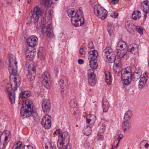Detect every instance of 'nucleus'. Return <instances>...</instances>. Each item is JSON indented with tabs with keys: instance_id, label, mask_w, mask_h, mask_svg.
<instances>
[{
	"instance_id": "nucleus-1",
	"label": "nucleus",
	"mask_w": 149,
	"mask_h": 149,
	"mask_svg": "<svg viewBox=\"0 0 149 149\" xmlns=\"http://www.w3.org/2000/svg\"><path fill=\"white\" fill-rule=\"evenodd\" d=\"M7 63H9L8 70L10 73V77L12 79H10V84L12 88L7 87L6 89L8 94L9 99L11 104L15 102V93H13V91H15L19 86L21 82L20 77L17 74V62L15 57L12 54H10L6 60Z\"/></svg>"
},
{
	"instance_id": "nucleus-2",
	"label": "nucleus",
	"mask_w": 149,
	"mask_h": 149,
	"mask_svg": "<svg viewBox=\"0 0 149 149\" xmlns=\"http://www.w3.org/2000/svg\"><path fill=\"white\" fill-rule=\"evenodd\" d=\"M33 104L31 101L26 100L25 104H23L21 109V114L24 118H27L30 116L34 113L33 109Z\"/></svg>"
},
{
	"instance_id": "nucleus-3",
	"label": "nucleus",
	"mask_w": 149,
	"mask_h": 149,
	"mask_svg": "<svg viewBox=\"0 0 149 149\" xmlns=\"http://www.w3.org/2000/svg\"><path fill=\"white\" fill-rule=\"evenodd\" d=\"M68 15L69 17H71V21L73 25L75 27L81 26L84 23L83 19L78 18V15H77L76 12L74 11V9L69 10L68 11Z\"/></svg>"
},
{
	"instance_id": "nucleus-4",
	"label": "nucleus",
	"mask_w": 149,
	"mask_h": 149,
	"mask_svg": "<svg viewBox=\"0 0 149 149\" xmlns=\"http://www.w3.org/2000/svg\"><path fill=\"white\" fill-rule=\"evenodd\" d=\"M121 78L123 83L125 85L130 84L131 80L132 71L130 67H127L121 70Z\"/></svg>"
},
{
	"instance_id": "nucleus-5",
	"label": "nucleus",
	"mask_w": 149,
	"mask_h": 149,
	"mask_svg": "<svg viewBox=\"0 0 149 149\" xmlns=\"http://www.w3.org/2000/svg\"><path fill=\"white\" fill-rule=\"evenodd\" d=\"M44 19L42 21L40 26L41 27V33L44 36H48L50 38L54 36V33L52 30V26L50 24H48L44 23Z\"/></svg>"
},
{
	"instance_id": "nucleus-6",
	"label": "nucleus",
	"mask_w": 149,
	"mask_h": 149,
	"mask_svg": "<svg viewBox=\"0 0 149 149\" xmlns=\"http://www.w3.org/2000/svg\"><path fill=\"white\" fill-rule=\"evenodd\" d=\"M94 11L95 15L102 19H104L107 17V11L100 5H95L94 7Z\"/></svg>"
},
{
	"instance_id": "nucleus-7",
	"label": "nucleus",
	"mask_w": 149,
	"mask_h": 149,
	"mask_svg": "<svg viewBox=\"0 0 149 149\" xmlns=\"http://www.w3.org/2000/svg\"><path fill=\"white\" fill-rule=\"evenodd\" d=\"M102 54L107 58L106 61H108L109 63H112L115 61L116 55L111 47H106L103 51Z\"/></svg>"
},
{
	"instance_id": "nucleus-8",
	"label": "nucleus",
	"mask_w": 149,
	"mask_h": 149,
	"mask_svg": "<svg viewBox=\"0 0 149 149\" xmlns=\"http://www.w3.org/2000/svg\"><path fill=\"white\" fill-rule=\"evenodd\" d=\"M31 16L30 17L31 21L36 24L38 22L39 18L42 15L43 12L37 6L31 10Z\"/></svg>"
},
{
	"instance_id": "nucleus-9",
	"label": "nucleus",
	"mask_w": 149,
	"mask_h": 149,
	"mask_svg": "<svg viewBox=\"0 0 149 149\" xmlns=\"http://www.w3.org/2000/svg\"><path fill=\"white\" fill-rule=\"evenodd\" d=\"M132 116V112L131 110H128L124 116V120L122 124L123 127H125L123 131L124 132L129 129L131 127V120Z\"/></svg>"
},
{
	"instance_id": "nucleus-10",
	"label": "nucleus",
	"mask_w": 149,
	"mask_h": 149,
	"mask_svg": "<svg viewBox=\"0 0 149 149\" xmlns=\"http://www.w3.org/2000/svg\"><path fill=\"white\" fill-rule=\"evenodd\" d=\"M60 87L61 89H64L61 91L62 95H64V92L67 91V90L68 88V85L66 77L64 76L61 77L59 81L58 82Z\"/></svg>"
},
{
	"instance_id": "nucleus-11",
	"label": "nucleus",
	"mask_w": 149,
	"mask_h": 149,
	"mask_svg": "<svg viewBox=\"0 0 149 149\" xmlns=\"http://www.w3.org/2000/svg\"><path fill=\"white\" fill-rule=\"evenodd\" d=\"M42 78L43 86L47 89L49 88L51 85L50 74L49 72L47 71H45L42 74Z\"/></svg>"
},
{
	"instance_id": "nucleus-12",
	"label": "nucleus",
	"mask_w": 149,
	"mask_h": 149,
	"mask_svg": "<svg viewBox=\"0 0 149 149\" xmlns=\"http://www.w3.org/2000/svg\"><path fill=\"white\" fill-rule=\"evenodd\" d=\"M51 118L48 115L43 116L41 122V124L46 129L50 128L51 127Z\"/></svg>"
},
{
	"instance_id": "nucleus-13",
	"label": "nucleus",
	"mask_w": 149,
	"mask_h": 149,
	"mask_svg": "<svg viewBox=\"0 0 149 149\" xmlns=\"http://www.w3.org/2000/svg\"><path fill=\"white\" fill-rule=\"evenodd\" d=\"M28 66L29 74H27V78L30 81H33L35 79L36 74V69L33 65L30 64Z\"/></svg>"
},
{
	"instance_id": "nucleus-14",
	"label": "nucleus",
	"mask_w": 149,
	"mask_h": 149,
	"mask_svg": "<svg viewBox=\"0 0 149 149\" xmlns=\"http://www.w3.org/2000/svg\"><path fill=\"white\" fill-rule=\"evenodd\" d=\"M38 40L37 37L34 36L28 37L26 40L27 45L31 47L36 46L38 43Z\"/></svg>"
},
{
	"instance_id": "nucleus-15",
	"label": "nucleus",
	"mask_w": 149,
	"mask_h": 149,
	"mask_svg": "<svg viewBox=\"0 0 149 149\" xmlns=\"http://www.w3.org/2000/svg\"><path fill=\"white\" fill-rule=\"evenodd\" d=\"M148 79V74L146 72H144L143 74L141 75L139 85V87L140 88H143L145 86Z\"/></svg>"
},
{
	"instance_id": "nucleus-16",
	"label": "nucleus",
	"mask_w": 149,
	"mask_h": 149,
	"mask_svg": "<svg viewBox=\"0 0 149 149\" xmlns=\"http://www.w3.org/2000/svg\"><path fill=\"white\" fill-rule=\"evenodd\" d=\"M43 111L46 113L49 112L51 110V104L48 100H44L42 104Z\"/></svg>"
},
{
	"instance_id": "nucleus-17",
	"label": "nucleus",
	"mask_w": 149,
	"mask_h": 149,
	"mask_svg": "<svg viewBox=\"0 0 149 149\" xmlns=\"http://www.w3.org/2000/svg\"><path fill=\"white\" fill-rule=\"evenodd\" d=\"M139 45L136 44H131L129 46L128 51L133 54H138Z\"/></svg>"
},
{
	"instance_id": "nucleus-18",
	"label": "nucleus",
	"mask_w": 149,
	"mask_h": 149,
	"mask_svg": "<svg viewBox=\"0 0 149 149\" xmlns=\"http://www.w3.org/2000/svg\"><path fill=\"white\" fill-rule=\"evenodd\" d=\"M57 146L59 149H71L70 144L67 142H60L57 144Z\"/></svg>"
},
{
	"instance_id": "nucleus-19",
	"label": "nucleus",
	"mask_w": 149,
	"mask_h": 149,
	"mask_svg": "<svg viewBox=\"0 0 149 149\" xmlns=\"http://www.w3.org/2000/svg\"><path fill=\"white\" fill-rule=\"evenodd\" d=\"M98 56V53L96 50L91 51L88 52V58L89 59V61H95L96 60Z\"/></svg>"
},
{
	"instance_id": "nucleus-20",
	"label": "nucleus",
	"mask_w": 149,
	"mask_h": 149,
	"mask_svg": "<svg viewBox=\"0 0 149 149\" xmlns=\"http://www.w3.org/2000/svg\"><path fill=\"white\" fill-rule=\"evenodd\" d=\"M141 7L144 13H148L149 12V1L146 0L142 2Z\"/></svg>"
},
{
	"instance_id": "nucleus-21",
	"label": "nucleus",
	"mask_w": 149,
	"mask_h": 149,
	"mask_svg": "<svg viewBox=\"0 0 149 149\" xmlns=\"http://www.w3.org/2000/svg\"><path fill=\"white\" fill-rule=\"evenodd\" d=\"M102 105L104 112H107L109 107V104L108 100L104 98L102 101Z\"/></svg>"
},
{
	"instance_id": "nucleus-22",
	"label": "nucleus",
	"mask_w": 149,
	"mask_h": 149,
	"mask_svg": "<svg viewBox=\"0 0 149 149\" xmlns=\"http://www.w3.org/2000/svg\"><path fill=\"white\" fill-rule=\"evenodd\" d=\"M125 26L127 30L129 33L132 34L134 33V29L135 27L133 24H130V23L127 22L126 23Z\"/></svg>"
},
{
	"instance_id": "nucleus-23",
	"label": "nucleus",
	"mask_w": 149,
	"mask_h": 149,
	"mask_svg": "<svg viewBox=\"0 0 149 149\" xmlns=\"http://www.w3.org/2000/svg\"><path fill=\"white\" fill-rule=\"evenodd\" d=\"M38 58L41 60H44L46 57V52L45 50H42L41 48L39 49L38 51Z\"/></svg>"
},
{
	"instance_id": "nucleus-24",
	"label": "nucleus",
	"mask_w": 149,
	"mask_h": 149,
	"mask_svg": "<svg viewBox=\"0 0 149 149\" xmlns=\"http://www.w3.org/2000/svg\"><path fill=\"white\" fill-rule=\"evenodd\" d=\"M127 45L126 42L123 41H120L118 43L117 46V49L120 51L125 50Z\"/></svg>"
},
{
	"instance_id": "nucleus-25",
	"label": "nucleus",
	"mask_w": 149,
	"mask_h": 149,
	"mask_svg": "<svg viewBox=\"0 0 149 149\" xmlns=\"http://www.w3.org/2000/svg\"><path fill=\"white\" fill-rule=\"evenodd\" d=\"M30 92L28 91H25L22 92L19 95V97L22 99L26 98L31 95Z\"/></svg>"
},
{
	"instance_id": "nucleus-26",
	"label": "nucleus",
	"mask_w": 149,
	"mask_h": 149,
	"mask_svg": "<svg viewBox=\"0 0 149 149\" xmlns=\"http://www.w3.org/2000/svg\"><path fill=\"white\" fill-rule=\"evenodd\" d=\"M61 138L62 139V142H68L70 139V136L67 132H64L61 134Z\"/></svg>"
},
{
	"instance_id": "nucleus-27",
	"label": "nucleus",
	"mask_w": 149,
	"mask_h": 149,
	"mask_svg": "<svg viewBox=\"0 0 149 149\" xmlns=\"http://www.w3.org/2000/svg\"><path fill=\"white\" fill-rule=\"evenodd\" d=\"M141 16V13L139 10L134 11L132 15V19L135 20L139 19Z\"/></svg>"
},
{
	"instance_id": "nucleus-28",
	"label": "nucleus",
	"mask_w": 149,
	"mask_h": 149,
	"mask_svg": "<svg viewBox=\"0 0 149 149\" xmlns=\"http://www.w3.org/2000/svg\"><path fill=\"white\" fill-rule=\"evenodd\" d=\"M141 73L139 72H134L133 74L132 73L131 80L135 81H136L137 79L141 77Z\"/></svg>"
},
{
	"instance_id": "nucleus-29",
	"label": "nucleus",
	"mask_w": 149,
	"mask_h": 149,
	"mask_svg": "<svg viewBox=\"0 0 149 149\" xmlns=\"http://www.w3.org/2000/svg\"><path fill=\"white\" fill-rule=\"evenodd\" d=\"M89 63L92 69L95 70L97 68L98 65L96 60L89 61Z\"/></svg>"
},
{
	"instance_id": "nucleus-30",
	"label": "nucleus",
	"mask_w": 149,
	"mask_h": 149,
	"mask_svg": "<svg viewBox=\"0 0 149 149\" xmlns=\"http://www.w3.org/2000/svg\"><path fill=\"white\" fill-rule=\"evenodd\" d=\"M83 131L85 135L87 136L89 135L91 132V128L90 127L87 125L85 126L83 129Z\"/></svg>"
},
{
	"instance_id": "nucleus-31",
	"label": "nucleus",
	"mask_w": 149,
	"mask_h": 149,
	"mask_svg": "<svg viewBox=\"0 0 149 149\" xmlns=\"http://www.w3.org/2000/svg\"><path fill=\"white\" fill-rule=\"evenodd\" d=\"M112 24L111 22H109L107 25V29L110 35L112 34L114 30V27Z\"/></svg>"
},
{
	"instance_id": "nucleus-32",
	"label": "nucleus",
	"mask_w": 149,
	"mask_h": 149,
	"mask_svg": "<svg viewBox=\"0 0 149 149\" xmlns=\"http://www.w3.org/2000/svg\"><path fill=\"white\" fill-rule=\"evenodd\" d=\"M25 55L26 57L28 58H32L34 56L33 54V52L32 50H29L28 49H26L25 52Z\"/></svg>"
},
{
	"instance_id": "nucleus-33",
	"label": "nucleus",
	"mask_w": 149,
	"mask_h": 149,
	"mask_svg": "<svg viewBox=\"0 0 149 149\" xmlns=\"http://www.w3.org/2000/svg\"><path fill=\"white\" fill-rule=\"evenodd\" d=\"M41 4L45 7H49L50 6L52 3L51 0H40Z\"/></svg>"
},
{
	"instance_id": "nucleus-34",
	"label": "nucleus",
	"mask_w": 149,
	"mask_h": 149,
	"mask_svg": "<svg viewBox=\"0 0 149 149\" xmlns=\"http://www.w3.org/2000/svg\"><path fill=\"white\" fill-rule=\"evenodd\" d=\"M76 15H77V16L78 15V18L81 19H83V21H84L82 8L81 7L79 8L77 10V12H76Z\"/></svg>"
},
{
	"instance_id": "nucleus-35",
	"label": "nucleus",
	"mask_w": 149,
	"mask_h": 149,
	"mask_svg": "<svg viewBox=\"0 0 149 149\" xmlns=\"http://www.w3.org/2000/svg\"><path fill=\"white\" fill-rule=\"evenodd\" d=\"M105 77L106 78V82L108 83H109L112 81V77H111L110 72H107L105 73Z\"/></svg>"
},
{
	"instance_id": "nucleus-36",
	"label": "nucleus",
	"mask_w": 149,
	"mask_h": 149,
	"mask_svg": "<svg viewBox=\"0 0 149 149\" xmlns=\"http://www.w3.org/2000/svg\"><path fill=\"white\" fill-rule=\"evenodd\" d=\"M127 51L125 50H121L118 51L117 53V56L120 58H123L126 54Z\"/></svg>"
},
{
	"instance_id": "nucleus-37",
	"label": "nucleus",
	"mask_w": 149,
	"mask_h": 149,
	"mask_svg": "<svg viewBox=\"0 0 149 149\" xmlns=\"http://www.w3.org/2000/svg\"><path fill=\"white\" fill-rule=\"evenodd\" d=\"M95 75L94 74L93 71H92V72H91V70H88V79H95Z\"/></svg>"
},
{
	"instance_id": "nucleus-38",
	"label": "nucleus",
	"mask_w": 149,
	"mask_h": 149,
	"mask_svg": "<svg viewBox=\"0 0 149 149\" xmlns=\"http://www.w3.org/2000/svg\"><path fill=\"white\" fill-rule=\"evenodd\" d=\"M14 146L15 147L14 149H23L24 148L22 146V143L20 141L16 142L14 144Z\"/></svg>"
},
{
	"instance_id": "nucleus-39",
	"label": "nucleus",
	"mask_w": 149,
	"mask_h": 149,
	"mask_svg": "<svg viewBox=\"0 0 149 149\" xmlns=\"http://www.w3.org/2000/svg\"><path fill=\"white\" fill-rule=\"evenodd\" d=\"M70 105L72 108H74L77 106V102L75 99H72L71 100Z\"/></svg>"
},
{
	"instance_id": "nucleus-40",
	"label": "nucleus",
	"mask_w": 149,
	"mask_h": 149,
	"mask_svg": "<svg viewBox=\"0 0 149 149\" xmlns=\"http://www.w3.org/2000/svg\"><path fill=\"white\" fill-rule=\"evenodd\" d=\"M89 84L91 86H94L95 84L96 81L95 79H88Z\"/></svg>"
},
{
	"instance_id": "nucleus-41",
	"label": "nucleus",
	"mask_w": 149,
	"mask_h": 149,
	"mask_svg": "<svg viewBox=\"0 0 149 149\" xmlns=\"http://www.w3.org/2000/svg\"><path fill=\"white\" fill-rule=\"evenodd\" d=\"M115 65L116 67L114 69V72L115 73L119 75L120 73V71L119 70L118 64V63H116Z\"/></svg>"
},
{
	"instance_id": "nucleus-42",
	"label": "nucleus",
	"mask_w": 149,
	"mask_h": 149,
	"mask_svg": "<svg viewBox=\"0 0 149 149\" xmlns=\"http://www.w3.org/2000/svg\"><path fill=\"white\" fill-rule=\"evenodd\" d=\"M88 116H90V120L91 121V123H94L96 120V117L94 115L89 114Z\"/></svg>"
},
{
	"instance_id": "nucleus-43",
	"label": "nucleus",
	"mask_w": 149,
	"mask_h": 149,
	"mask_svg": "<svg viewBox=\"0 0 149 149\" xmlns=\"http://www.w3.org/2000/svg\"><path fill=\"white\" fill-rule=\"evenodd\" d=\"M135 28L136 30L140 34H143V31L141 27L139 26H136Z\"/></svg>"
},
{
	"instance_id": "nucleus-44",
	"label": "nucleus",
	"mask_w": 149,
	"mask_h": 149,
	"mask_svg": "<svg viewBox=\"0 0 149 149\" xmlns=\"http://www.w3.org/2000/svg\"><path fill=\"white\" fill-rule=\"evenodd\" d=\"M86 49V47H85L81 46V47L79 51V54H85V49Z\"/></svg>"
},
{
	"instance_id": "nucleus-45",
	"label": "nucleus",
	"mask_w": 149,
	"mask_h": 149,
	"mask_svg": "<svg viewBox=\"0 0 149 149\" xmlns=\"http://www.w3.org/2000/svg\"><path fill=\"white\" fill-rule=\"evenodd\" d=\"M7 142H3V143L0 144V148L1 149H4L7 144Z\"/></svg>"
},
{
	"instance_id": "nucleus-46",
	"label": "nucleus",
	"mask_w": 149,
	"mask_h": 149,
	"mask_svg": "<svg viewBox=\"0 0 149 149\" xmlns=\"http://www.w3.org/2000/svg\"><path fill=\"white\" fill-rule=\"evenodd\" d=\"M62 131L61 130L59 129L57 130H56L55 132V133L57 135H58L59 136H60L61 137V134L63 133L61 132Z\"/></svg>"
},
{
	"instance_id": "nucleus-47",
	"label": "nucleus",
	"mask_w": 149,
	"mask_h": 149,
	"mask_svg": "<svg viewBox=\"0 0 149 149\" xmlns=\"http://www.w3.org/2000/svg\"><path fill=\"white\" fill-rule=\"evenodd\" d=\"M88 47L90 49H94V47H93V44L92 42L90 41L89 42L88 45Z\"/></svg>"
},
{
	"instance_id": "nucleus-48",
	"label": "nucleus",
	"mask_w": 149,
	"mask_h": 149,
	"mask_svg": "<svg viewBox=\"0 0 149 149\" xmlns=\"http://www.w3.org/2000/svg\"><path fill=\"white\" fill-rule=\"evenodd\" d=\"M23 149H35L32 146L29 145L28 146H24Z\"/></svg>"
},
{
	"instance_id": "nucleus-49",
	"label": "nucleus",
	"mask_w": 149,
	"mask_h": 149,
	"mask_svg": "<svg viewBox=\"0 0 149 149\" xmlns=\"http://www.w3.org/2000/svg\"><path fill=\"white\" fill-rule=\"evenodd\" d=\"M105 127L104 125H102V127H100V132L102 133L103 132L104 130H105Z\"/></svg>"
},
{
	"instance_id": "nucleus-50",
	"label": "nucleus",
	"mask_w": 149,
	"mask_h": 149,
	"mask_svg": "<svg viewBox=\"0 0 149 149\" xmlns=\"http://www.w3.org/2000/svg\"><path fill=\"white\" fill-rule=\"evenodd\" d=\"M118 16V13L116 12H114L111 15V16L114 18H116Z\"/></svg>"
},
{
	"instance_id": "nucleus-51",
	"label": "nucleus",
	"mask_w": 149,
	"mask_h": 149,
	"mask_svg": "<svg viewBox=\"0 0 149 149\" xmlns=\"http://www.w3.org/2000/svg\"><path fill=\"white\" fill-rule=\"evenodd\" d=\"M104 138L103 135H98L97 136V139L98 140H102Z\"/></svg>"
},
{
	"instance_id": "nucleus-52",
	"label": "nucleus",
	"mask_w": 149,
	"mask_h": 149,
	"mask_svg": "<svg viewBox=\"0 0 149 149\" xmlns=\"http://www.w3.org/2000/svg\"><path fill=\"white\" fill-rule=\"evenodd\" d=\"M78 63L80 64H81L84 63V61L81 59H79L78 60Z\"/></svg>"
},
{
	"instance_id": "nucleus-53",
	"label": "nucleus",
	"mask_w": 149,
	"mask_h": 149,
	"mask_svg": "<svg viewBox=\"0 0 149 149\" xmlns=\"http://www.w3.org/2000/svg\"><path fill=\"white\" fill-rule=\"evenodd\" d=\"M90 116H87L86 117V122L88 123H89L90 122H91V121L90 120Z\"/></svg>"
},
{
	"instance_id": "nucleus-54",
	"label": "nucleus",
	"mask_w": 149,
	"mask_h": 149,
	"mask_svg": "<svg viewBox=\"0 0 149 149\" xmlns=\"http://www.w3.org/2000/svg\"><path fill=\"white\" fill-rule=\"evenodd\" d=\"M123 135L122 134H120L119 135L118 137V141L119 142L121 139L123 137Z\"/></svg>"
},
{
	"instance_id": "nucleus-55",
	"label": "nucleus",
	"mask_w": 149,
	"mask_h": 149,
	"mask_svg": "<svg viewBox=\"0 0 149 149\" xmlns=\"http://www.w3.org/2000/svg\"><path fill=\"white\" fill-rule=\"evenodd\" d=\"M119 1V0H111V2L112 4H114L118 2Z\"/></svg>"
},
{
	"instance_id": "nucleus-56",
	"label": "nucleus",
	"mask_w": 149,
	"mask_h": 149,
	"mask_svg": "<svg viewBox=\"0 0 149 149\" xmlns=\"http://www.w3.org/2000/svg\"><path fill=\"white\" fill-rule=\"evenodd\" d=\"M49 145L51 147L50 149H56V147L55 146H52L51 143L49 144Z\"/></svg>"
},
{
	"instance_id": "nucleus-57",
	"label": "nucleus",
	"mask_w": 149,
	"mask_h": 149,
	"mask_svg": "<svg viewBox=\"0 0 149 149\" xmlns=\"http://www.w3.org/2000/svg\"><path fill=\"white\" fill-rule=\"evenodd\" d=\"M8 137L7 136H6L5 137L4 139V142H7V141H8Z\"/></svg>"
},
{
	"instance_id": "nucleus-58",
	"label": "nucleus",
	"mask_w": 149,
	"mask_h": 149,
	"mask_svg": "<svg viewBox=\"0 0 149 149\" xmlns=\"http://www.w3.org/2000/svg\"><path fill=\"white\" fill-rule=\"evenodd\" d=\"M149 146V144L148 143H146L144 145V147L146 148H147Z\"/></svg>"
},
{
	"instance_id": "nucleus-59",
	"label": "nucleus",
	"mask_w": 149,
	"mask_h": 149,
	"mask_svg": "<svg viewBox=\"0 0 149 149\" xmlns=\"http://www.w3.org/2000/svg\"><path fill=\"white\" fill-rule=\"evenodd\" d=\"M7 4H6L5 6H9L10 5V3L8 2H7L6 3Z\"/></svg>"
},
{
	"instance_id": "nucleus-60",
	"label": "nucleus",
	"mask_w": 149,
	"mask_h": 149,
	"mask_svg": "<svg viewBox=\"0 0 149 149\" xmlns=\"http://www.w3.org/2000/svg\"><path fill=\"white\" fill-rule=\"evenodd\" d=\"M145 13V14H144V18H145V19H146V16H147L146 14L147 13Z\"/></svg>"
},
{
	"instance_id": "nucleus-61",
	"label": "nucleus",
	"mask_w": 149,
	"mask_h": 149,
	"mask_svg": "<svg viewBox=\"0 0 149 149\" xmlns=\"http://www.w3.org/2000/svg\"><path fill=\"white\" fill-rule=\"evenodd\" d=\"M31 1V0H27L28 3H30Z\"/></svg>"
},
{
	"instance_id": "nucleus-62",
	"label": "nucleus",
	"mask_w": 149,
	"mask_h": 149,
	"mask_svg": "<svg viewBox=\"0 0 149 149\" xmlns=\"http://www.w3.org/2000/svg\"><path fill=\"white\" fill-rule=\"evenodd\" d=\"M118 144H119V143H117V144L116 145V146H115V147H116V148H117L118 147Z\"/></svg>"
},
{
	"instance_id": "nucleus-63",
	"label": "nucleus",
	"mask_w": 149,
	"mask_h": 149,
	"mask_svg": "<svg viewBox=\"0 0 149 149\" xmlns=\"http://www.w3.org/2000/svg\"><path fill=\"white\" fill-rule=\"evenodd\" d=\"M45 148H46V149H47V148L48 146H45Z\"/></svg>"
},
{
	"instance_id": "nucleus-64",
	"label": "nucleus",
	"mask_w": 149,
	"mask_h": 149,
	"mask_svg": "<svg viewBox=\"0 0 149 149\" xmlns=\"http://www.w3.org/2000/svg\"><path fill=\"white\" fill-rule=\"evenodd\" d=\"M114 148L112 147L111 149H114Z\"/></svg>"
}]
</instances>
